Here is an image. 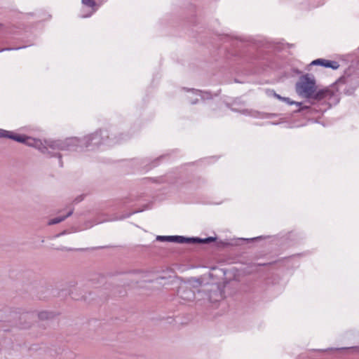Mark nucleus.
Here are the masks:
<instances>
[{"label": "nucleus", "mask_w": 359, "mask_h": 359, "mask_svg": "<svg viewBox=\"0 0 359 359\" xmlns=\"http://www.w3.org/2000/svg\"><path fill=\"white\" fill-rule=\"evenodd\" d=\"M101 133L86 136L80 140L77 137L67 138L65 140H50L46 142L48 147L58 150H79V148L98 146L102 143Z\"/></svg>", "instance_id": "nucleus-1"}, {"label": "nucleus", "mask_w": 359, "mask_h": 359, "mask_svg": "<svg viewBox=\"0 0 359 359\" xmlns=\"http://www.w3.org/2000/svg\"><path fill=\"white\" fill-rule=\"evenodd\" d=\"M316 90V80L313 76L306 74L300 77L296 84V91L300 96L310 98Z\"/></svg>", "instance_id": "nucleus-2"}, {"label": "nucleus", "mask_w": 359, "mask_h": 359, "mask_svg": "<svg viewBox=\"0 0 359 359\" xmlns=\"http://www.w3.org/2000/svg\"><path fill=\"white\" fill-rule=\"evenodd\" d=\"M199 285H201V282L197 279L190 280L187 283L181 284L177 290L178 297L185 302L194 301L196 298V296L192 287Z\"/></svg>", "instance_id": "nucleus-3"}, {"label": "nucleus", "mask_w": 359, "mask_h": 359, "mask_svg": "<svg viewBox=\"0 0 359 359\" xmlns=\"http://www.w3.org/2000/svg\"><path fill=\"white\" fill-rule=\"evenodd\" d=\"M197 298L198 300L207 299L210 302H217L223 298L222 290L219 285H212L208 289L198 290Z\"/></svg>", "instance_id": "nucleus-4"}, {"label": "nucleus", "mask_w": 359, "mask_h": 359, "mask_svg": "<svg viewBox=\"0 0 359 359\" xmlns=\"http://www.w3.org/2000/svg\"><path fill=\"white\" fill-rule=\"evenodd\" d=\"M215 238L208 237L204 239L199 238H186L182 236H171L170 242L177 243H208L214 241Z\"/></svg>", "instance_id": "nucleus-5"}, {"label": "nucleus", "mask_w": 359, "mask_h": 359, "mask_svg": "<svg viewBox=\"0 0 359 359\" xmlns=\"http://www.w3.org/2000/svg\"><path fill=\"white\" fill-rule=\"evenodd\" d=\"M81 2L84 6L91 8V11L87 15H83V18L90 17L97 9L96 2L94 0H81Z\"/></svg>", "instance_id": "nucleus-6"}, {"label": "nucleus", "mask_w": 359, "mask_h": 359, "mask_svg": "<svg viewBox=\"0 0 359 359\" xmlns=\"http://www.w3.org/2000/svg\"><path fill=\"white\" fill-rule=\"evenodd\" d=\"M73 212H74V209L72 208L69 210V211L67 213V215H64V216H60V217H55L53 219H51L48 221V225H53V224H58L60 222H63L66 218H67L68 217L71 216L72 214H73Z\"/></svg>", "instance_id": "nucleus-7"}, {"label": "nucleus", "mask_w": 359, "mask_h": 359, "mask_svg": "<svg viewBox=\"0 0 359 359\" xmlns=\"http://www.w3.org/2000/svg\"><path fill=\"white\" fill-rule=\"evenodd\" d=\"M328 93V90H319L318 91H315L311 98L319 101L324 99L327 95Z\"/></svg>", "instance_id": "nucleus-8"}, {"label": "nucleus", "mask_w": 359, "mask_h": 359, "mask_svg": "<svg viewBox=\"0 0 359 359\" xmlns=\"http://www.w3.org/2000/svg\"><path fill=\"white\" fill-rule=\"evenodd\" d=\"M8 138L15 140L18 142H26L29 137L23 135H13L11 132L9 133Z\"/></svg>", "instance_id": "nucleus-9"}, {"label": "nucleus", "mask_w": 359, "mask_h": 359, "mask_svg": "<svg viewBox=\"0 0 359 359\" xmlns=\"http://www.w3.org/2000/svg\"><path fill=\"white\" fill-rule=\"evenodd\" d=\"M323 64H324V65H323V67H330V68H332V69H337L339 67V65L338 64L337 62L327 60H325V59H324Z\"/></svg>", "instance_id": "nucleus-10"}, {"label": "nucleus", "mask_w": 359, "mask_h": 359, "mask_svg": "<svg viewBox=\"0 0 359 359\" xmlns=\"http://www.w3.org/2000/svg\"><path fill=\"white\" fill-rule=\"evenodd\" d=\"M171 236H158L156 240L158 241H168L170 242Z\"/></svg>", "instance_id": "nucleus-11"}, {"label": "nucleus", "mask_w": 359, "mask_h": 359, "mask_svg": "<svg viewBox=\"0 0 359 359\" xmlns=\"http://www.w3.org/2000/svg\"><path fill=\"white\" fill-rule=\"evenodd\" d=\"M38 316L40 319L41 320H45V319H47L48 318V316H49V314L48 312L46 311H42V312H40L39 314H38Z\"/></svg>", "instance_id": "nucleus-12"}, {"label": "nucleus", "mask_w": 359, "mask_h": 359, "mask_svg": "<svg viewBox=\"0 0 359 359\" xmlns=\"http://www.w3.org/2000/svg\"><path fill=\"white\" fill-rule=\"evenodd\" d=\"M323 62H324V59H317V60H313L311 63V65H321V66H323V65H324Z\"/></svg>", "instance_id": "nucleus-13"}, {"label": "nucleus", "mask_w": 359, "mask_h": 359, "mask_svg": "<svg viewBox=\"0 0 359 359\" xmlns=\"http://www.w3.org/2000/svg\"><path fill=\"white\" fill-rule=\"evenodd\" d=\"M9 131L0 129V137H8L9 136Z\"/></svg>", "instance_id": "nucleus-14"}, {"label": "nucleus", "mask_w": 359, "mask_h": 359, "mask_svg": "<svg viewBox=\"0 0 359 359\" xmlns=\"http://www.w3.org/2000/svg\"><path fill=\"white\" fill-rule=\"evenodd\" d=\"M283 100H284L285 102H287L290 104H297V106H300L302 104L301 102H292V101H290V98H288V97H283Z\"/></svg>", "instance_id": "nucleus-15"}, {"label": "nucleus", "mask_w": 359, "mask_h": 359, "mask_svg": "<svg viewBox=\"0 0 359 359\" xmlns=\"http://www.w3.org/2000/svg\"><path fill=\"white\" fill-rule=\"evenodd\" d=\"M57 250H62V251H70V250H72V249L67 248H65V247L58 248H57Z\"/></svg>", "instance_id": "nucleus-16"}, {"label": "nucleus", "mask_w": 359, "mask_h": 359, "mask_svg": "<svg viewBox=\"0 0 359 359\" xmlns=\"http://www.w3.org/2000/svg\"><path fill=\"white\" fill-rule=\"evenodd\" d=\"M275 96H276L277 98H278L279 100H283V97H281L280 95H277V94H276V93H275Z\"/></svg>", "instance_id": "nucleus-17"}, {"label": "nucleus", "mask_w": 359, "mask_h": 359, "mask_svg": "<svg viewBox=\"0 0 359 359\" xmlns=\"http://www.w3.org/2000/svg\"><path fill=\"white\" fill-rule=\"evenodd\" d=\"M65 233V231H63V232H62L60 233H58V234L55 235V237H60V236H62V235H63Z\"/></svg>", "instance_id": "nucleus-18"}, {"label": "nucleus", "mask_w": 359, "mask_h": 359, "mask_svg": "<svg viewBox=\"0 0 359 359\" xmlns=\"http://www.w3.org/2000/svg\"><path fill=\"white\" fill-rule=\"evenodd\" d=\"M81 201H82V198L81 197H79V198H77L75 199L76 202H79Z\"/></svg>", "instance_id": "nucleus-19"}, {"label": "nucleus", "mask_w": 359, "mask_h": 359, "mask_svg": "<svg viewBox=\"0 0 359 359\" xmlns=\"http://www.w3.org/2000/svg\"><path fill=\"white\" fill-rule=\"evenodd\" d=\"M144 273V276H142V277H143V278L147 277V274L148 273H147V272H145V273Z\"/></svg>", "instance_id": "nucleus-20"}, {"label": "nucleus", "mask_w": 359, "mask_h": 359, "mask_svg": "<svg viewBox=\"0 0 359 359\" xmlns=\"http://www.w3.org/2000/svg\"><path fill=\"white\" fill-rule=\"evenodd\" d=\"M197 102V100L191 101V104H196Z\"/></svg>", "instance_id": "nucleus-21"}, {"label": "nucleus", "mask_w": 359, "mask_h": 359, "mask_svg": "<svg viewBox=\"0 0 359 359\" xmlns=\"http://www.w3.org/2000/svg\"><path fill=\"white\" fill-rule=\"evenodd\" d=\"M159 279H163V277H159V278H158L156 279V280H158Z\"/></svg>", "instance_id": "nucleus-22"}]
</instances>
